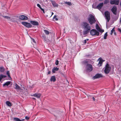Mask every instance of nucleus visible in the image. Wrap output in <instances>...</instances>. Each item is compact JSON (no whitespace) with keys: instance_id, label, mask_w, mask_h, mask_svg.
I'll use <instances>...</instances> for the list:
<instances>
[{"instance_id":"nucleus-1","label":"nucleus","mask_w":121,"mask_h":121,"mask_svg":"<svg viewBox=\"0 0 121 121\" xmlns=\"http://www.w3.org/2000/svg\"><path fill=\"white\" fill-rule=\"evenodd\" d=\"M82 26L84 29L83 33L85 35L88 34L90 31L91 28L90 24L86 22H84L82 23Z\"/></svg>"},{"instance_id":"nucleus-2","label":"nucleus","mask_w":121,"mask_h":121,"mask_svg":"<svg viewBox=\"0 0 121 121\" xmlns=\"http://www.w3.org/2000/svg\"><path fill=\"white\" fill-rule=\"evenodd\" d=\"M88 20L91 25L95 23L96 22L94 16L91 14L90 15L89 17L88 18Z\"/></svg>"},{"instance_id":"nucleus-3","label":"nucleus","mask_w":121,"mask_h":121,"mask_svg":"<svg viewBox=\"0 0 121 121\" xmlns=\"http://www.w3.org/2000/svg\"><path fill=\"white\" fill-rule=\"evenodd\" d=\"M104 72L105 74L109 73L111 71V67L108 63H106L105 67Z\"/></svg>"},{"instance_id":"nucleus-4","label":"nucleus","mask_w":121,"mask_h":121,"mask_svg":"<svg viewBox=\"0 0 121 121\" xmlns=\"http://www.w3.org/2000/svg\"><path fill=\"white\" fill-rule=\"evenodd\" d=\"M90 31V34L92 36L96 35L97 36H98L99 35V32L97 31L95 29H92Z\"/></svg>"},{"instance_id":"nucleus-5","label":"nucleus","mask_w":121,"mask_h":121,"mask_svg":"<svg viewBox=\"0 0 121 121\" xmlns=\"http://www.w3.org/2000/svg\"><path fill=\"white\" fill-rule=\"evenodd\" d=\"M105 18L107 20V22H108L110 19V13L108 11H106L104 12Z\"/></svg>"},{"instance_id":"nucleus-6","label":"nucleus","mask_w":121,"mask_h":121,"mask_svg":"<svg viewBox=\"0 0 121 121\" xmlns=\"http://www.w3.org/2000/svg\"><path fill=\"white\" fill-rule=\"evenodd\" d=\"M86 68V71L88 72H91L92 71L93 69L92 66L90 64H87Z\"/></svg>"},{"instance_id":"nucleus-7","label":"nucleus","mask_w":121,"mask_h":121,"mask_svg":"<svg viewBox=\"0 0 121 121\" xmlns=\"http://www.w3.org/2000/svg\"><path fill=\"white\" fill-rule=\"evenodd\" d=\"M22 24L27 28H30L32 27L31 24L30 23L26 22H22Z\"/></svg>"},{"instance_id":"nucleus-8","label":"nucleus","mask_w":121,"mask_h":121,"mask_svg":"<svg viewBox=\"0 0 121 121\" xmlns=\"http://www.w3.org/2000/svg\"><path fill=\"white\" fill-rule=\"evenodd\" d=\"M119 0H110V3L112 4H115L118 5Z\"/></svg>"},{"instance_id":"nucleus-9","label":"nucleus","mask_w":121,"mask_h":121,"mask_svg":"<svg viewBox=\"0 0 121 121\" xmlns=\"http://www.w3.org/2000/svg\"><path fill=\"white\" fill-rule=\"evenodd\" d=\"M102 77H103V76L102 74L99 73H97L96 74L95 76H93L92 78L94 80L96 79Z\"/></svg>"},{"instance_id":"nucleus-10","label":"nucleus","mask_w":121,"mask_h":121,"mask_svg":"<svg viewBox=\"0 0 121 121\" xmlns=\"http://www.w3.org/2000/svg\"><path fill=\"white\" fill-rule=\"evenodd\" d=\"M19 18L20 19L22 20H27L28 19L27 17L24 15H20L19 17Z\"/></svg>"},{"instance_id":"nucleus-11","label":"nucleus","mask_w":121,"mask_h":121,"mask_svg":"<svg viewBox=\"0 0 121 121\" xmlns=\"http://www.w3.org/2000/svg\"><path fill=\"white\" fill-rule=\"evenodd\" d=\"M111 11L115 15H116L117 8L115 6H114L111 9Z\"/></svg>"},{"instance_id":"nucleus-12","label":"nucleus","mask_w":121,"mask_h":121,"mask_svg":"<svg viewBox=\"0 0 121 121\" xmlns=\"http://www.w3.org/2000/svg\"><path fill=\"white\" fill-rule=\"evenodd\" d=\"M95 28L96 29L98 30L101 33H103L104 31V30H102L99 27V26L97 24H96L95 26Z\"/></svg>"},{"instance_id":"nucleus-13","label":"nucleus","mask_w":121,"mask_h":121,"mask_svg":"<svg viewBox=\"0 0 121 121\" xmlns=\"http://www.w3.org/2000/svg\"><path fill=\"white\" fill-rule=\"evenodd\" d=\"M103 5L104 4L103 3H100L96 6L97 9H98L99 10H100L103 6Z\"/></svg>"},{"instance_id":"nucleus-14","label":"nucleus","mask_w":121,"mask_h":121,"mask_svg":"<svg viewBox=\"0 0 121 121\" xmlns=\"http://www.w3.org/2000/svg\"><path fill=\"white\" fill-rule=\"evenodd\" d=\"M119 17L118 15H113L112 17V18L114 21H116L118 19Z\"/></svg>"},{"instance_id":"nucleus-15","label":"nucleus","mask_w":121,"mask_h":121,"mask_svg":"<svg viewBox=\"0 0 121 121\" xmlns=\"http://www.w3.org/2000/svg\"><path fill=\"white\" fill-rule=\"evenodd\" d=\"M30 23L33 25L35 26H38L39 24L38 22L37 21H31Z\"/></svg>"},{"instance_id":"nucleus-16","label":"nucleus","mask_w":121,"mask_h":121,"mask_svg":"<svg viewBox=\"0 0 121 121\" xmlns=\"http://www.w3.org/2000/svg\"><path fill=\"white\" fill-rule=\"evenodd\" d=\"M41 95L40 93H35L32 95V96L37 97L38 98H40Z\"/></svg>"},{"instance_id":"nucleus-17","label":"nucleus","mask_w":121,"mask_h":121,"mask_svg":"<svg viewBox=\"0 0 121 121\" xmlns=\"http://www.w3.org/2000/svg\"><path fill=\"white\" fill-rule=\"evenodd\" d=\"M15 88L16 90H22V89L20 88V87L19 86H18L17 83H15Z\"/></svg>"},{"instance_id":"nucleus-18","label":"nucleus","mask_w":121,"mask_h":121,"mask_svg":"<svg viewBox=\"0 0 121 121\" xmlns=\"http://www.w3.org/2000/svg\"><path fill=\"white\" fill-rule=\"evenodd\" d=\"M59 69V68L57 67H54L52 69V72L53 73H55L56 72V71H58Z\"/></svg>"},{"instance_id":"nucleus-19","label":"nucleus","mask_w":121,"mask_h":121,"mask_svg":"<svg viewBox=\"0 0 121 121\" xmlns=\"http://www.w3.org/2000/svg\"><path fill=\"white\" fill-rule=\"evenodd\" d=\"M51 2L52 5L53 6L57 7H58V5L57 4L55 1H51Z\"/></svg>"},{"instance_id":"nucleus-20","label":"nucleus","mask_w":121,"mask_h":121,"mask_svg":"<svg viewBox=\"0 0 121 121\" xmlns=\"http://www.w3.org/2000/svg\"><path fill=\"white\" fill-rule=\"evenodd\" d=\"M50 81H53L54 82L56 81V79L55 76H52L51 77Z\"/></svg>"},{"instance_id":"nucleus-21","label":"nucleus","mask_w":121,"mask_h":121,"mask_svg":"<svg viewBox=\"0 0 121 121\" xmlns=\"http://www.w3.org/2000/svg\"><path fill=\"white\" fill-rule=\"evenodd\" d=\"M11 82V81H8L6 82L3 85V86H8L10 84Z\"/></svg>"},{"instance_id":"nucleus-22","label":"nucleus","mask_w":121,"mask_h":121,"mask_svg":"<svg viewBox=\"0 0 121 121\" xmlns=\"http://www.w3.org/2000/svg\"><path fill=\"white\" fill-rule=\"evenodd\" d=\"M6 76L5 75H4L2 74L0 75V81H1L2 79L6 77Z\"/></svg>"},{"instance_id":"nucleus-23","label":"nucleus","mask_w":121,"mask_h":121,"mask_svg":"<svg viewBox=\"0 0 121 121\" xmlns=\"http://www.w3.org/2000/svg\"><path fill=\"white\" fill-rule=\"evenodd\" d=\"M6 104L9 107H11L12 104L9 101H7L6 103Z\"/></svg>"},{"instance_id":"nucleus-24","label":"nucleus","mask_w":121,"mask_h":121,"mask_svg":"<svg viewBox=\"0 0 121 121\" xmlns=\"http://www.w3.org/2000/svg\"><path fill=\"white\" fill-rule=\"evenodd\" d=\"M4 70L5 69L2 66L0 67V72H4Z\"/></svg>"},{"instance_id":"nucleus-25","label":"nucleus","mask_w":121,"mask_h":121,"mask_svg":"<svg viewBox=\"0 0 121 121\" xmlns=\"http://www.w3.org/2000/svg\"><path fill=\"white\" fill-rule=\"evenodd\" d=\"M14 120L15 121H23V120H20L17 117H15L14 118Z\"/></svg>"},{"instance_id":"nucleus-26","label":"nucleus","mask_w":121,"mask_h":121,"mask_svg":"<svg viewBox=\"0 0 121 121\" xmlns=\"http://www.w3.org/2000/svg\"><path fill=\"white\" fill-rule=\"evenodd\" d=\"M44 31L46 35H48L49 34V32L48 31L46 30H44Z\"/></svg>"},{"instance_id":"nucleus-27","label":"nucleus","mask_w":121,"mask_h":121,"mask_svg":"<svg viewBox=\"0 0 121 121\" xmlns=\"http://www.w3.org/2000/svg\"><path fill=\"white\" fill-rule=\"evenodd\" d=\"M108 35L107 33V32H106V33H105L104 35V39H106L107 38V37Z\"/></svg>"},{"instance_id":"nucleus-28","label":"nucleus","mask_w":121,"mask_h":121,"mask_svg":"<svg viewBox=\"0 0 121 121\" xmlns=\"http://www.w3.org/2000/svg\"><path fill=\"white\" fill-rule=\"evenodd\" d=\"M7 74L8 75V77L9 78H10L11 79V78L10 76V73L9 71H7Z\"/></svg>"},{"instance_id":"nucleus-29","label":"nucleus","mask_w":121,"mask_h":121,"mask_svg":"<svg viewBox=\"0 0 121 121\" xmlns=\"http://www.w3.org/2000/svg\"><path fill=\"white\" fill-rule=\"evenodd\" d=\"M92 8L95 9H97V8L96 7V4H94L92 5Z\"/></svg>"},{"instance_id":"nucleus-30","label":"nucleus","mask_w":121,"mask_h":121,"mask_svg":"<svg viewBox=\"0 0 121 121\" xmlns=\"http://www.w3.org/2000/svg\"><path fill=\"white\" fill-rule=\"evenodd\" d=\"M114 28H115V27H114L111 30V33H110V34L111 35H112V34L113 33V32L114 31V30H115Z\"/></svg>"},{"instance_id":"nucleus-31","label":"nucleus","mask_w":121,"mask_h":121,"mask_svg":"<svg viewBox=\"0 0 121 121\" xmlns=\"http://www.w3.org/2000/svg\"><path fill=\"white\" fill-rule=\"evenodd\" d=\"M65 3L69 5H71L72 4L71 3L69 2H65Z\"/></svg>"},{"instance_id":"nucleus-32","label":"nucleus","mask_w":121,"mask_h":121,"mask_svg":"<svg viewBox=\"0 0 121 121\" xmlns=\"http://www.w3.org/2000/svg\"><path fill=\"white\" fill-rule=\"evenodd\" d=\"M88 63V61L86 60H85L82 62V63L83 64H85Z\"/></svg>"},{"instance_id":"nucleus-33","label":"nucleus","mask_w":121,"mask_h":121,"mask_svg":"<svg viewBox=\"0 0 121 121\" xmlns=\"http://www.w3.org/2000/svg\"><path fill=\"white\" fill-rule=\"evenodd\" d=\"M102 63V62L101 61H99V63L98 64V65L99 66H101Z\"/></svg>"},{"instance_id":"nucleus-34","label":"nucleus","mask_w":121,"mask_h":121,"mask_svg":"<svg viewBox=\"0 0 121 121\" xmlns=\"http://www.w3.org/2000/svg\"><path fill=\"white\" fill-rule=\"evenodd\" d=\"M3 17L7 19L8 20H9L10 19V17L7 16H4Z\"/></svg>"},{"instance_id":"nucleus-35","label":"nucleus","mask_w":121,"mask_h":121,"mask_svg":"<svg viewBox=\"0 0 121 121\" xmlns=\"http://www.w3.org/2000/svg\"><path fill=\"white\" fill-rule=\"evenodd\" d=\"M109 2V0H105L104 2V4H107Z\"/></svg>"},{"instance_id":"nucleus-36","label":"nucleus","mask_w":121,"mask_h":121,"mask_svg":"<svg viewBox=\"0 0 121 121\" xmlns=\"http://www.w3.org/2000/svg\"><path fill=\"white\" fill-rule=\"evenodd\" d=\"M56 15H54V17H53V19H55V20L56 21H58V18H56Z\"/></svg>"},{"instance_id":"nucleus-37","label":"nucleus","mask_w":121,"mask_h":121,"mask_svg":"<svg viewBox=\"0 0 121 121\" xmlns=\"http://www.w3.org/2000/svg\"><path fill=\"white\" fill-rule=\"evenodd\" d=\"M59 61L58 60H56L55 63V64L56 65H58L59 64Z\"/></svg>"},{"instance_id":"nucleus-38","label":"nucleus","mask_w":121,"mask_h":121,"mask_svg":"<svg viewBox=\"0 0 121 121\" xmlns=\"http://www.w3.org/2000/svg\"><path fill=\"white\" fill-rule=\"evenodd\" d=\"M25 118L27 120H28L29 119V117H28L27 116H26L25 117Z\"/></svg>"},{"instance_id":"nucleus-39","label":"nucleus","mask_w":121,"mask_h":121,"mask_svg":"<svg viewBox=\"0 0 121 121\" xmlns=\"http://www.w3.org/2000/svg\"><path fill=\"white\" fill-rule=\"evenodd\" d=\"M83 43L85 44H86V41L85 39L83 41Z\"/></svg>"},{"instance_id":"nucleus-40","label":"nucleus","mask_w":121,"mask_h":121,"mask_svg":"<svg viewBox=\"0 0 121 121\" xmlns=\"http://www.w3.org/2000/svg\"><path fill=\"white\" fill-rule=\"evenodd\" d=\"M37 6L40 9L41 7L40 6V5L39 4H37Z\"/></svg>"},{"instance_id":"nucleus-41","label":"nucleus","mask_w":121,"mask_h":121,"mask_svg":"<svg viewBox=\"0 0 121 121\" xmlns=\"http://www.w3.org/2000/svg\"><path fill=\"white\" fill-rule=\"evenodd\" d=\"M118 30L121 33V29L119 28H118Z\"/></svg>"},{"instance_id":"nucleus-42","label":"nucleus","mask_w":121,"mask_h":121,"mask_svg":"<svg viewBox=\"0 0 121 121\" xmlns=\"http://www.w3.org/2000/svg\"><path fill=\"white\" fill-rule=\"evenodd\" d=\"M32 41L33 42H34L35 43H36V42H35V41L34 39H32Z\"/></svg>"},{"instance_id":"nucleus-43","label":"nucleus","mask_w":121,"mask_h":121,"mask_svg":"<svg viewBox=\"0 0 121 121\" xmlns=\"http://www.w3.org/2000/svg\"><path fill=\"white\" fill-rule=\"evenodd\" d=\"M42 36L43 38H46V36L44 35Z\"/></svg>"},{"instance_id":"nucleus-44","label":"nucleus","mask_w":121,"mask_h":121,"mask_svg":"<svg viewBox=\"0 0 121 121\" xmlns=\"http://www.w3.org/2000/svg\"><path fill=\"white\" fill-rule=\"evenodd\" d=\"M51 72L50 71H49L48 73V74H50V73H51Z\"/></svg>"},{"instance_id":"nucleus-45","label":"nucleus","mask_w":121,"mask_h":121,"mask_svg":"<svg viewBox=\"0 0 121 121\" xmlns=\"http://www.w3.org/2000/svg\"><path fill=\"white\" fill-rule=\"evenodd\" d=\"M92 99L93 100L95 101V99L94 97H92Z\"/></svg>"},{"instance_id":"nucleus-46","label":"nucleus","mask_w":121,"mask_h":121,"mask_svg":"<svg viewBox=\"0 0 121 121\" xmlns=\"http://www.w3.org/2000/svg\"><path fill=\"white\" fill-rule=\"evenodd\" d=\"M40 9L42 11H43V10H44V9H43L42 8H41Z\"/></svg>"},{"instance_id":"nucleus-47","label":"nucleus","mask_w":121,"mask_h":121,"mask_svg":"<svg viewBox=\"0 0 121 121\" xmlns=\"http://www.w3.org/2000/svg\"><path fill=\"white\" fill-rule=\"evenodd\" d=\"M120 23H121V18H120Z\"/></svg>"},{"instance_id":"nucleus-48","label":"nucleus","mask_w":121,"mask_h":121,"mask_svg":"<svg viewBox=\"0 0 121 121\" xmlns=\"http://www.w3.org/2000/svg\"><path fill=\"white\" fill-rule=\"evenodd\" d=\"M44 13H45V12H44V9L42 11Z\"/></svg>"},{"instance_id":"nucleus-49","label":"nucleus","mask_w":121,"mask_h":121,"mask_svg":"<svg viewBox=\"0 0 121 121\" xmlns=\"http://www.w3.org/2000/svg\"><path fill=\"white\" fill-rule=\"evenodd\" d=\"M44 13H45V12H44V9L42 11Z\"/></svg>"},{"instance_id":"nucleus-50","label":"nucleus","mask_w":121,"mask_h":121,"mask_svg":"<svg viewBox=\"0 0 121 121\" xmlns=\"http://www.w3.org/2000/svg\"><path fill=\"white\" fill-rule=\"evenodd\" d=\"M32 99L34 100H35L36 99L35 98H32Z\"/></svg>"},{"instance_id":"nucleus-51","label":"nucleus","mask_w":121,"mask_h":121,"mask_svg":"<svg viewBox=\"0 0 121 121\" xmlns=\"http://www.w3.org/2000/svg\"><path fill=\"white\" fill-rule=\"evenodd\" d=\"M85 40H86V41H88L89 40V39H85Z\"/></svg>"},{"instance_id":"nucleus-52","label":"nucleus","mask_w":121,"mask_h":121,"mask_svg":"<svg viewBox=\"0 0 121 121\" xmlns=\"http://www.w3.org/2000/svg\"><path fill=\"white\" fill-rule=\"evenodd\" d=\"M52 15H53L54 14V13H53L52 12Z\"/></svg>"},{"instance_id":"nucleus-53","label":"nucleus","mask_w":121,"mask_h":121,"mask_svg":"<svg viewBox=\"0 0 121 121\" xmlns=\"http://www.w3.org/2000/svg\"><path fill=\"white\" fill-rule=\"evenodd\" d=\"M44 39L45 40L46 39V38H44Z\"/></svg>"},{"instance_id":"nucleus-54","label":"nucleus","mask_w":121,"mask_h":121,"mask_svg":"<svg viewBox=\"0 0 121 121\" xmlns=\"http://www.w3.org/2000/svg\"><path fill=\"white\" fill-rule=\"evenodd\" d=\"M44 39L45 40L46 39V38H44Z\"/></svg>"},{"instance_id":"nucleus-55","label":"nucleus","mask_w":121,"mask_h":121,"mask_svg":"<svg viewBox=\"0 0 121 121\" xmlns=\"http://www.w3.org/2000/svg\"><path fill=\"white\" fill-rule=\"evenodd\" d=\"M103 0H99V1H103Z\"/></svg>"},{"instance_id":"nucleus-56","label":"nucleus","mask_w":121,"mask_h":121,"mask_svg":"<svg viewBox=\"0 0 121 121\" xmlns=\"http://www.w3.org/2000/svg\"><path fill=\"white\" fill-rule=\"evenodd\" d=\"M114 34H116V33H115V32H114Z\"/></svg>"}]
</instances>
